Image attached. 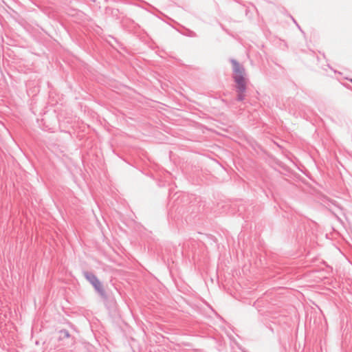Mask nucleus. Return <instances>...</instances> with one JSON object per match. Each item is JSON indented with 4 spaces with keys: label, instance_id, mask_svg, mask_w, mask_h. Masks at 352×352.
Segmentation results:
<instances>
[{
    "label": "nucleus",
    "instance_id": "nucleus-1",
    "mask_svg": "<svg viewBox=\"0 0 352 352\" xmlns=\"http://www.w3.org/2000/svg\"><path fill=\"white\" fill-rule=\"evenodd\" d=\"M230 63L232 66V78L235 82V91L237 93L236 100L243 101L246 96L248 82L245 69L243 65L235 59L231 58Z\"/></svg>",
    "mask_w": 352,
    "mask_h": 352
},
{
    "label": "nucleus",
    "instance_id": "nucleus-2",
    "mask_svg": "<svg viewBox=\"0 0 352 352\" xmlns=\"http://www.w3.org/2000/svg\"><path fill=\"white\" fill-rule=\"evenodd\" d=\"M83 275L85 278L92 285V286L94 287L95 290L99 294V295L101 297L106 298L107 295L105 290L100 281L96 277V276L90 272H84Z\"/></svg>",
    "mask_w": 352,
    "mask_h": 352
},
{
    "label": "nucleus",
    "instance_id": "nucleus-3",
    "mask_svg": "<svg viewBox=\"0 0 352 352\" xmlns=\"http://www.w3.org/2000/svg\"><path fill=\"white\" fill-rule=\"evenodd\" d=\"M64 333H65V336H67V337H69V333H68V331H64Z\"/></svg>",
    "mask_w": 352,
    "mask_h": 352
}]
</instances>
